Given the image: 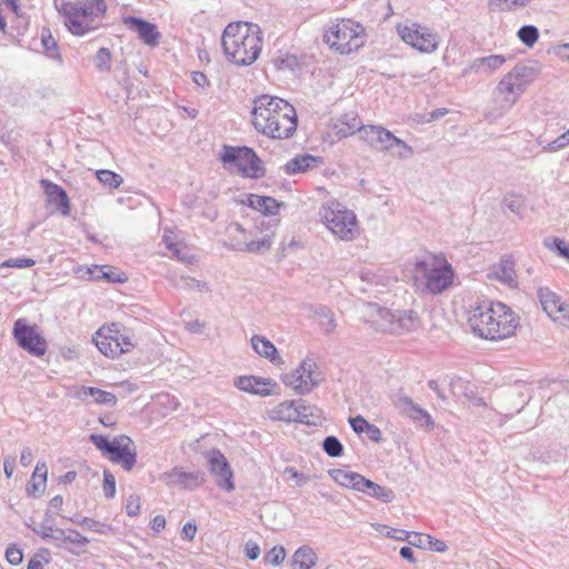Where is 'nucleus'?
Listing matches in <instances>:
<instances>
[{"label":"nucleus","mask_w":569,"mask_h":569,"mask_svg":"<svg viewBox=\"0 0 569 569\" xmlns=\"http://www.w3.org/2000/svg\"><path fill=\"white\" fill-rule=\"evenodd\" d=\"M252 123L267 137L287 139L297 130V112L288 101L262 94L253 100Z\"/></svg>","instance_id":"f257e3e1"},{"label":"nucleus","mask_w":569,"mask_h":569,"mask_svg":"<svg viewBox=\"0 0 569 569\" xmlns=\"http://www.w3.org/2000/svg\"><path fill=\"white\" fill-rule=\"evenodd\" d=\"M468 322L475 335L487 340H503L519 325L515 312L501 302L485 301L470 311Z\"/></svg>","instance_id":"f03ea898"},{"label":"nucleus","mask_w":569,"mask_h":569,"mask_svg":"<svg viewBox=\"0 0 569 569\" xmlns=\"http://www.w3.org/2000/svg\"><path fill=\"white\" fill-rule=\"evenodd\" d=\"M221 44L229 61L237 66H250L262 48L261 30L256 23L231 22L223 30Z\"/></svg>","instance_id":"7ed1b4c3"},{"label":"nucleus","mask_w":569,"mask_h":569,"mask_svg":"<svg viewBox=\"0 0 569 569\" xmlns=\"http://www.w3.org/2000/svg\"><path fill=\"white\" fill-rule=\"evenodd\" d=\"M54 7L67 29L79 37L102 27L108 9L104 0H54Z\"/></svg>","instance_id":"20e7f679"},{"label":"nucleus","mask_w":569,"mask_h":569,"mask_svg":"<svg viewBox=\"0 0 569 569\" xmlns=\"http://www.w3.org/2000/svg\"><path fill=\"white\" fill-rule=\"evenodd\" d=\"M541 73L539 61L517 63L506 73L496 87V92L502 99V111L511 109L520 96L532 84Z\"/></svg>","instance_id":"39448f33"},{"label":"nucleus","mask_w":569,"mask_h":569,"mask_svg":"<svg viewBox=\"0 0 569 569\" xmlns=\"http://www.w3.org/2000/svg\"><path fill=\"white\" fill-rule=\"evenodd\" d=\"M323 41L341 54H347L365 44L366 29L351 19L331 21L325 28Z\"/></svg>","instance_id":"423d86ee"},{"label":"nucleus","mask_w":569,"mask_h":569,"mask_svg":"<svg viewBox=\"0 0 569 569\" xmlns=\"http://www.w3.org/2000/svg\"><path fill=\"white\" fill-rule=\"evenodd\" d=\"M93 341L99 351L109 358L119 357L137 346L133 331L119 322L102 326L96 332Z\"/></svg>","instance_id":"0eeeda50"},{"label":"nucleus","mask_w":569,"mask_h":569,"mask_svg":"<svg viewBox=\"0 0 569 569\" xmlns=\"http://www.w3.org/2000/svg\"><path fill=\"white\" fill-rule=\"evenodd\" d=\"M415 271L423 280L426 290L432 295L443 292L452 286L455 280L452 266L442 257H431L418 261L415 264Z\"/></svg>","instance_id":"6e6552de"},{"label":"nucleus","mask_w":569,"mask_h":569,"mask_svg":"<svg viewBox=\"0 0 569 569\" xmlns=\"http://www.w3.org/2000/svg\"><path fill=\"white\" fill-rule=\"evenodd\" d=\"M319 216L332 234L341 240L350 241L358 232V221L355 212L338 201H328L321 206Z\"/></svg>","instance_id":"1a4fd4ad"},{"label":"nucleus","mask_w":569,"mask_h":569,"mask_svg":"<svg viewBox=\"0 0 569 569\" xmlns=\"http://www.w3.org/2000/svg\"><path fill=\"white\" fill-rule=\"evenodd\" d=\"M368 310L371 316L377 315V318L372 319L371 322L376 330L381 332L402 335L415 331L420 325L419 317L413 310L393 313L376 303L368 305Z\"/></svg>","instance_id":"9d476101"},{"label":"nucleus","mask_w":569,"mask_h":569,"mask_svg":"<svg viewBox=\"0 0 569 569\" xmlns=\"http://www.w3.org/2000/svg\"><path fill=\"white\" fill-rule=\"evenodd\" d=\"M220 159L224 167L236 169L242 177L258 179L266 174L261 159L249 147L223 146Z\"/></svg>","instance_id":"9b49d317"},{"label":"nucleus","mask_w":569,"mask_h":569,"mask_svg":"<svg viewBox=\"0 0 569 569\" xmlns=\"http://www.w3.org/2000/svg\"><path fill=\"white\" fill-rule=\"evenodd\" d=\"M397 32L403 42L420 52L431 53L438 49V33L426 26L417 22L400 23L397 26Z\"/></svg>","instance_id":"f8f14e48"},{"label":"nucleus","mask_w":569,"mask_h":569,"mask_svg":"<svg viewBox=\"0 0 569 569\" xmlns=\"http://www.w3.org/2000/svg\"><path fill=\"white\" fill-rule=\"evenodd\" d=\"M13 337L17 343L30 355L42 357L48 349L46 339L38 332L36 326H30L24 319H18L13 326Z\"/></svg>","instance_id":"ddd939ff"},{"label":"nucleus","mask_w":569,"mask_h":569,"mask_svg":"<svg viewBox=\"0 0 569 569\" xmlns=\"http://www.w3.org/2000/svg\"><path fill=\"white\" fill-rule=\"evenodd\" d=\"M315 368L316 363L312 360H303L292 373L284 377L283 382L297 393H309L321 380L320 373L315 372Z\"/></svg>","instance_id":"4468645a"},{"label":"nucleus","mask_w":569,"mask_h":569,"mask_svg":"<svg viewBox=\"0 0 569 569\" xmlns=\"http://www.w3.org/2000/svg\"><path fill=\"white\" fill-rule=\"evenodd\" d=\"M393 407L399 411L400 415L409 418L415 423L425 426L431 430L435 427V421L430 413L417 405L411 397L399 390L391 398Z\"/></svg>","instance_id":"2eb2a0df"},{"label":"nucleus","mask_w":569,"mask_h":569,"mask_svg":"<svg viewBox=\"0 0 569 569\" xmlns=\"http://www.w3.org/2000/svg\"><path fill=\"white\" fill-rule=\"evenodd\" d=\"M107 457L111 462L130 471L137 462V449L133 440L126 435L114 437Z\"/></svg>","instance_id":"dca6fc26"},{"label":"nucleus","mask_w":569,"mask_h":569,"mask_svg":"<svg viewBox=\"0 0 569 569\" xmlns=\"http://www.w3.org/2000/svg\"><path fill=\"white\" fill-rule=\"evenodd\" d=\"M537 297L543 311L555 321L569 327V303L547 287H540Z\"/></svg>","instance_id":"f3484780"},{"label":"nucleus","mask_w":569,"mask_h":569,"mask_svg":"<svg viewBox=\"0 0 569 569\" xmlns=\"http://www.w3.org/2000/svg\"><path fill=\"white\" fill-rule=\"evenodd\" d=\"M207 458L210 472L216 477L218 487L226 491L234 490L233 472L223 453L212 449L207 452Z\"/></svg>","instance_id":"a211bd4d"},{"label":"nucleus","mask_w":569,"mask_h":569,"mask_svg":"<svg viewBox=\"0 0 569 569\" xmlns=\"http://www.w3.org/2000/svg\"><path fill=\"white\" fill-rule=\"evenodd\" d=\"M160 479L168 486H178L181 489L194 490L204 482V473L200 471L187 472L181 467H174L163 472Z\"/></svg>","instance_id":"6ab92c4d"},{"label":"nucleus","mask_w":569,"mask_h":569,"mask_svg":"<svg viewBox=\"0 0 569 569\" xmlns=\"http://www.w3.org/2000/svg\"><path fill=\"white\" fill-rule=\"evenodd\" d=\"M123 24L132 32L138 34V38L150 47L159 44L161 33L158 31L156 24L143 20L138 17L128 16L123 18Z\"/></svg>","instance_id":"aec40b11"},{"label":"nucleus","mask_w":569,"mask_h":569,"mask_svg":"<svg viewBox=\"0 0 569 569\" xmlns=\"http://www.w3.org/2000/svg\"><path fill=\"white\" fill-rule=\"evenodd\" d=\"M377 530H379L383 536L388 538H392L400 541H407L409 545L415 546L419 549H427L430 547L428 542L430 541L429 535L419 533V532H409L402 529L388 528L385 525H377Z\"/></svg>","instance_id":"412c9836"},{"label":"nucleus","mask_w":569,"mask_h":569,"mask_svg":"<svg viewBox=\"0 0 569 569\" xmlns=\"http://www.w3.org/2000/svg\"><path fill=\"white\" fill-rule=\"evenodd\" d=\"M273 385L271 379L254 376H241L234 380V386L244 392L266 397L271 395L269 387Z\"/></svg>","instance_id":"4be33fe9"},{"label":"nucleus","mask_w":569,"mask_h":569,"mask_svg":"<svg viewBox=\"0 0 569 569\" xmlns=\"http://www.w3.org/2000/svg\"><path fill=\"white\" fill-rule=\"evenodd\" d=\"M48 201L57 207L62 216L70 214V203L67 192L57 183L49 180H41Z\"/></svg>","instance_id":"5701e85b"},{"label":"nucleus","mask_w":569,"mask_h":569,"mask_svg":"<svg viewBox=\"0 0 569 569\" xmlns=\"http://www.w3.org/2000/svg\"><path fill=\"white\" fill-rule=\"evenodd\" d=\"M507 61L502 54H491L487 57L476 58L469 64L467 71L480 73H491L501 68Z\"/></svg>","instance_id":"b1692460"},{"label":"nucleus","mask_w":569,"mask_h":569,"mask_svg":"<svg viewBox=\"0 0 569 569\" xmlns=\"http://www.w3.org/2000/svg\"><path fill=\"white\" fill-rule=\"evenodd\" d=\"M297 415L299 416V419H297L299 423L319 426L322 422V411L302 399L297 400Z\"/></svg>","instance_id":"393cba45"},{"label":"nucleus","mask_w":569,"mask_h":569,"mask_svg":"<svg viewBox=\"0 0 569 569\" xmlns=\"http://www.w3.org/2000/svg\"><path fill=\"white\" fill-rule=\"evenodd\" d=\"M283 203L278 202L272 197H263L258 194H250L248 198V206L264 216H274L279 212V208Z\"/></svg>","instance_id":"a878e982"},{"label":"nucleus","mask_w":569,"mask_h":569,"mask_svg":"<svg viewBox=\"0 0 569 569\" xmlns=\"http://www.w3.org/2000/svg\"><path fill=\"white\" fill-rule=\"evenodd\" d=\"M358 491L367 493L382 502H391L395 499V493L390 488L380 486L365 477L360 482Z\"/></svg>","instance_id":"bb28decb"},{"label":"nucleus","mask_w":569,"mask_h":569,"mask_svg":"<svg viewBox=\"0 0 569 569\" xmlns=\"http://www.w3.org/2000/svg\"><path fill=\"white\" fill-rule=\"evenodd\" d=\"M251 347L260 356L271 362L280 360L274 345L263 336L254 335L251 337Z\"/></svg>","instance_id":"cd10ccee"},{"label":"nucleus","mask_w":569,"mask_h":569,"mask_svg":"<svg viewBox=\"0 0 569 569\" xmlns=\"http://www.w3.org/2000/svg\"><path fill=\"white\" fill-rule=\"evenodd\" d=\"M317 561L316 551L307 545L299 547L292 556V566L298 569H311Z\"/></svg>","instance_id":"c85d7f7f"},{"label":"nucleus","mask_w":569,"mask_h":569,"mask_svg":"<svg viewBox=\"0 0 569 569\" xmlns=\"http://www.w3.org/2000/svg\"><path fill=\"white\" fill-rule=\"evenodd\" d=\"M271 418L284 422H297V419H299L297 415V400L283 401L276 406L271 411Z\"/></svg>","instance_id":"c756f323"},{"label":"nucleus","mask_w":569,"mask_h":569,"mask_svg":"<svg viewBox=\"0 0 569 569\" xmlns=\"http://www.w3.org/2000/svg\"><path fill=\"white\" fill-rule=\"evenodd\" d=\"M491 273L496 279L508 284L509 287H515L517 284L513 262L508 259L501 260L498 266L493 267Z\"/></svg>","instance_id":"7c9ffc66"},{"label":"nucleus","mask_w":569,"mask_h":569,"mask_svg":"<svg viewBox=\"0 0 569 569\" xmlns=\"http://www.w3.org/2000/svg\"><path fill=\"white\" fill-rule=\"evenodd\" d=\"M332 478L341 486L359 490L360 482L363 476L353 471H346L342 469H336L331 472Z\"/></svg>","instance_id":"2f4dec72"},{"label":"nucleus","mask_w":569,"mask_h":569,"mask_svg":"<svg viewBox=\"0 0 569 569\" xmlns=\"http://www.w3.org/2000/svg\"><path fill=\"white\" fill-rule=\"evenodd\" d=\"M339 121L338 134L341 137H348L356 132L360 133V129L365 127L356 113H346Z\"/></svg>","instance_id":"473e14b6"},{"label":"nucleus","mask_w":569,"mask_h":569,"mask_svg":"<svg viewBox=\"0 0 569 569\" xmlns=\"http://www.w3.org/2000/svg\"><path fill=\"white\" fill-rule=\"evenodd\" d=\"M272 241L269 234L263 236L261 239L251 240L249 242L238 243L233 247L238 251H247L252 253H262L271 248Z\"/></svg>","instance_id":"72a5a7b5"},{"label":"nucleus","mask_w":569,"mask_h":569,"mask_svg":"<svg viewBox=\"0 0 569 569\" xmlns=\"http://www.w3.org/2000/svg\"><path fill=\"white\" fill-rule=\"evenodd\" d=\"M313 162H316V158L310 154L297 156L286 163L284 171L288 174L305 172Z\"/></svg>","instance_id":"f704fd0d"},{"label":"nucleus","mask_w":569,"mask_h":569,"mask_svg":"<svg viewBox=\"0 0 569 569\" xmlns=\"http://www.w3.org/2000/svg\"><path fill=\"white\" fill-rule=\"evenodd\" d=\"M533 0H488L491 11H515L527 7Z\"/></svg>","instance_id":"c9c22d12"},{"label":"nucleus","mask_w":569,"mask_h":569,"mask_svg":"<svg viewBox=\"0 0 569 569\" xmlns=\"http://www.w3.org/2000/svg\"><path fill=\"white\" fill-rule=\"evenodd\" d=\"M385 129L381 126H365L360 129V138L377 149Z\"/></svg>","instance_id":"e433bc0d"},{"label":"nucleus","mask_w":569,"mask_h":569,"mask_svg":"<svg viewBox=\"0 0 569 569\" xmlns=\"http://www.w3.org/2000/svg\"><path fill=\"white\" fill-rule=\"evenodd\" d=\"M41 42L42 47L47 53V56L51 59L58 60L61 62V56L59 53L57 42L52 37L49 29H42L41 31Z\"/></svg>","instance_id":"4c0bfd02"},{"label":"nucleus","mask_w":569,"mask_h":569,"mask_svg":"<svg viewBox=\"0 0 569 569\" xmlns=\"http://www.w3.org/2000/svg\"><path fill=\"white\" fill-rule=\"evenodd\" d=\"M517 36L525 46L532 48L539 39V30L532 24H526L518 30Z\"/></svg>","instance_id":"58836bf2"},{"label":"nucleus","mask_w":569,"mask_h":569,"mask_svg":"<svg viewBox=\"0 0 569 569\" xmlns=\"http://www.w3.org/2000/svg\"><path fill=\"white\" fill-rule=\"evenodd\" d=\"M96 176H97V179L103 184V186H107L109 188H118L120 187V184L123 182V178L111 171V170H107V169H101V170H98L96 172Z\"/></svg>","instance_id":"ea45409f"},{"label":"nucleus","mask_w":569,"mask_h":569,"mask_svg":"<svg viewBox=\"0 0 569 569\" xmlns=\"http://www.w3.org/2000/svg\"><path fill=\"white\" fill-rule=\"evenodd\" d=\"M322 449L331 458L341 457L343 453V446L335 436H328L323 439Z\"/></svg>","instance_id":"a19ab883"},{"label":"nucleus","mask_w":569,"mask_h":569,"mask_svg":"<svg viewBox=\"0 0 569 569\" xmlns=\"http://www.w3.org/2000/svg\"><path fill=\"white\" fill-rule=\"evenodd\" d=\"M545 246L569 261V243L559 238L545 239Z\"/></svg>","instance_id":"79ce46f5"},{"label":"nucleus","mask_w":569,"mask_h":569,"mask_svg":"<svg viewBox=\"0 0 569 569\" xmlns=\"http://www.w3.org/2000/svg\"><path fill=\"white\" fill-rule=\"evenodd\" d=\"M94 66L99 71H109L111 68V52L108 48H100L94 56Z\"/></svg>","instance_id":"37998d69"},{"label":"nucleus","mask_w":569,"mask_h":569,"mask_svg":"<svg viewBox=\"0 0 569 569\" xmlns=\"http://www.w3.org/2000/svg\"><path fill=\"white\" fill-rule=\"evenodd\" d=\"M316 315L326 320V322L321 323L323 327V331L326 333H330L335 330V328L337 326L336 320L333 318V313L331 312V310L328 307L320 306L316 310Z\"/></svg>","instance_id":"c03bdc74"},{"label":"nucleus","mask_w":569,"mask_h":569,"mask_svg":"<svg viewBox=\"0 0 569 569\" xmlns=\"http://www.w3.org/2000/svg\"><path fill=\"white\" fill-rule=\"evenodd\" d=\"M393 141L392 150H389L392 156L400 159L410 158L413 154V149L403 140L396 138Z\"/></svg>","instance_id":"a18cd8bd"},{"label":"nucleus","mask_w":569,"mask_h":569,"mask_svg":"<svg viewBox=\"0 0 569 569\" xmlns=\"http://www.w3.org/2000/svg\"><path fill=\"white\" fill-rule=\"evenodd\" d=\"M286 558V550L282 546H276L272 549L268 551V553L264 556V562L272 565V566H279L283 562Z\"/></svg>","instance_id":"49530a36"},{"label":"nucleus","mask_w":569,"mask_h":569,"mask_svg":"<svg viewBox=\"0 0 569 569\" xmlns=\"http://www.w3.org/2000/svg\"><path fill=\"white\" fill-rule=\"evenodd\" d=\"M88 273L91 279H107L110 282H121L122 279L114 274V272H104L102 267L94 266L92 269H88Z\"/></svg>","instance_id":"de8ad7c7"},{"label":"nucleus","mask_w":569,"mask_h":569,"mask_svg":"<svg viewBox=\"0 0 569 569\" xmlns=\"http://www.w3.org/2000/svg\"><path fill=\"white\" fill-rule=\"evenodd\" d=\"M502 204L508 208L511 212L520 214L523 202L519 196L516 194H509L506 196L502 200Z\"/></svg>","instance_id":"09e8293b"},{"label":"nucleus","mask_w":569,"mask_h":569,"mask_svg":"<svg viewBox=\"0 0 569 569\" xmlns=\"http://www.w3.org/2000/svg\"><path fill=\"white\" fill-rule=\"evenodd\" d=\"M103 492L108 499L116 495V478L109 470L103 471Z\"/></svg>","instance_id":"8fccbe9b"},{"label":"nucleus","mask_w":569,"mask_h":569,"mask_svg":"<svg viewBox=\"0 0 569 569\" xmlns=\"http://www.w3.org/2000/svg\"><path fill=\"white\" fill-rule=\"evenodd\" d=\"M89 439L102 452V455H108L112 446V441H109L106 436L92 433Z\"/></svg>","instance_id":"3c124183"},{"label":"nucleus","mask_w":569,"mask_h":569,"mask_svg":"<svg viewBox=\"0 0 569 569\" xmlns=\"http://www.w3.org/2000/svg\"><path fill=\"white\" fill-rule=\"evenodd\" d=\"M94 402L98 405L114 407L117 405V397L111 392L98 388V393H96Z\"/></svg>","instance_id":"603ef678"},{"label":"nucleus","mask_w":569,"mask_h":569,"mask_svg":"<svg viewBox=\"0 0 569 569\" xmlns=\"http://www.w3.org/2000/svg\"><path fill=\"white\" fill-rule=\"evenodd\" d=\"M170 252L179 261L191 262V260H192V257L189 253L188 249L179 242L174 243V247L170 249Z\"/></svg>","instance_id":"864d4df0"},{"label":"nucleus","mask_w":569,"mask_h":569,"mask_svg":"<svg viewBox=\"0 0 569 569\" xmlns=\"http://www.w3.org/2000/svg\"><path fill=\"white\" fill-rule=\"evenodd\" d=\"M6 559L10 565L18 566L23 560V553L19 548L10 546L6 550Z\"/></svg>","instance_id":"5fc2aeb1"},{"label":"nucleus","mask_w":569,"mask_h":569,"mask_svg":"<svg viewBox=\"0 0 569 569\" xmlns=\"http://www.w3.org/2000/svg\"><path fill=\"white\" fill-rule=\"evenodd\" d=\"M569 146V133L568 131L563 132L561 136H559L557 139L551 141L547 147L546 150L548 151H558L560 149L566 148Z\"/></svg>","instance_id":"6e6d98bb"},{"label":"nucleus","mask_w":569,"mask_h":569,"mask_svg":"<svg viewBox=\"0 0 569 569\" xmlns=\"http://www.w3.org/2000/svg\"><path fill=\"white\" fill-rule=\"evenodd\" d=\"M126 512L130 517H136L140 512V499L138 496L131 495L126 503Z\"/></svg>","instance_id":"4d7b16f0"},{"label":"nucleus","mask_w":569,"mask_h":569,"mask_svg":"<svg viewBox=\"0 0 569 569\" xmlns=\"http://www.w3.org/2000/svg\"><path fill=\"white\" fill-rule=\"evenodd\" d=\"M72 543L79 547H84L88 545L89 540L84 536H82L79 531L70 529L69 535H67L66 543Z\"/></svg>","instance_id":"13d9d810"},{"label":"nucleus","mask_w":569,"mask_h":569,"mask_svg":"<svg viewBox=\"0 0 569 569\" xmlns=\"http://www.w3.org/2000/svg\"><path fill=\"white\" fill-rule=\"evenodd\" d=\"M396 136L392 134L389 130L385 129V132L382 133L381 140L379 142V146L377 149L389 151L392 150L393 141L396 140Z\"/></svg>","instance_id":"bf43d9fd"},{"label":"nucleus","mask_w":569,"mask_h":569,"mask_svg":"<svg viewBox=\"0 0 569 569\" xmlns=\"http://www.w3.org/2000/svg\"><path fill=\"white\" fill-rule=\"evenodd\" d=\"M349 423L352 428V430L356 432V433H361V432H366V429L368 428V426L370 425L365 418H362L361 416H357L355 418H350L349 419Z\"/></svg>","instance_id":"052dcab7"},{"label":"nucleus","mask_w":569,"mask_h":569,"mask_svg":"<svg viewBox=\"0 0 569 569\" xmlns=\"http://www.w3.org/2000/svg\"><path fill=\"white\" fill-rule=\"evenodd\" d=\"M32 531L42 537L43 539H48L50 536H52L54 528L52 525L41 522L38 526L33 527Z\"/></svg>","instance_id":"680f3d73"},{"label":"nucleus","mask_w":569,"mask_h":569,"mask_svg":"<svg viewBox=\"0 0 569 569\" xmlns=\"http://www.w3.org/2000/svg\"><path fill=\"white\" fill-rule=\"evenodd\" d=\"M34 260L30 258L10 259L4 264L12 268H29L34 266Z\"/></svg>","instance_id":"e2e57ef3"},{"label":"nucleus","mask_w":569,"mask_h":569,"mask_svg":"<svg viewBox=\"0 0 569 569\" xmlns=\"http://www.w3.org/2000/svg\"><path fill=\"white\" fill-rule=\"evenodd\" d=\"M48 539L52 540L58 548H66L67 535L62 529L54 528L52 536Z\"/></svg>","instance_id":"0e129e2a"},{"label":"nucleus","mask_w":569,"mask_h":569,"mask_svg":"<svg viewBox=\"0 0 569 569\" xmlns=\"http://www.w3.org/2000/svg\"><path fill=\"white\" fill-rule=\"evenodd\" d=\"M196 533H197V525L193 521H189V522L184 523V526L181 530L182 539L191 541V540H193Z\"/></svg>","instance_id":"69168bd1"},{"label":"nucleus","mask_w":569,"mask_h":569,"mask_svg":"<svg viewBox=\"0 0 569 569\" xmlns=\"http://www.w3.org/2000/svg\"><path fill=\"white\" fill-rule=\"evenodd\" d=\"M366 435L371 441L376 443L382 441V432L376 425L370 423L366 429Z\"/></svg>","instance_id":"338daca9"},{"label":"nucleus","mask_w":569,"mask_h":569,"mask_svg":"<svg viewBox=\"0 0 569 569\" xmlns=\"http://www.w3.org/2000/svg\"><path fill=\"white\" fill-rule=\"evenodd\" d=\"M244 551H246V556L250 560H256L260 556V547L256 542H253V541H248L244 545Z\"/></svg>","instance_id":"774afa93"}]
</instances>
